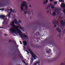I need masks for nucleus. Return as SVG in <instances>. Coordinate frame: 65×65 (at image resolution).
Wrapping results in <instances>:
<instances>
[{"mask_svg": "<svg viewBox=\"0 0 65 65\" xmlns=\"http://www.w3.org/2000/svg\"><path fill=\"white\" fill-rule=\"evenodd\" d=\"M17 21L16 19H15L14 20V21L13 22L12 24H11V26H13V27H12V28L10 29V30L11 31L15 33V32H18V33H19L20 34H22V32L18 28L19 27H20V28L22 29V27L20 25H19V26H16L14 25V23H15V24H17Z\"/></svg>", "mask_w": 65, "mask_h": 65, "instance_id": "obj_1", "label": "nucleus"}, {"mask_svg": "<svg viewBox=\"0 0 65 65\" xmlns=\"http://www.w3.org/2000/svg\"><path fill=\"white\" fill-rule=\"evenodd\" d=\"M26 3V2L24 1L23 3V4H21V10H22V11L23 10V8L22 7H24V6H25L26 5H27Z\"/></svg>", "mask_w": 65, "mask_h": 65, "instance_id": "obj_2", "label": "nucleus"}, {"mask_svg": "<svg viewBox=\"0 0 65 65\" xmlns=\"http://www.w3.org/2000/svg\"><path fill=\"white\" fill-rule=\"evenodd\" d=\"M28 50L29 52H30V54H31L32 56V57H33V58H34V59H35L36 58H37V57H36V55H34V54H33V52H32L31 51V50H30V49H28Z\"/></svg>", "mask_w": 65, "mask_h": 65, "instance_id": "obj_3", "label": "nucleus"}, {"mask_svg": "<svg viewBox=\"0 0 65 65\" xmlns=\"http://www.w3.org/2000/svg\"><path fill=\"white\" fill-rule=\"evenodd\" d=\"M56 30L57 31H58V32H61V30L59 28H56Z\"/></svg>", "mask_w": 65, "mask_h": 65, "instance_id": "obj_4", "label": "nucleus"}, {"mask_svg": "<svg viewBox=\"0 0 65 65\" xmlns=\"http://www.w3.org/2000/svg\"><path fill=\"white\" fill-rule=\"evenodd\" d=\"M21 37H23V38H28V37L25 35H22L21 36Z\"/></svg>", "mask_w": 65, "mask_h": 65, "instance_id": "obj_5", "label": "nucleus"}, {"mask_svg": "<svg viewBox=\"0 0 65 65\" xmlns=\"http://www.w3.org/2000/svg\"><path fill=\"white\" fill-rule=\"evenodd\" d=\"M23 43L24 45L25 46V45H27V42L26 41H23Z\"/></svg>", "mask_w": 65, "mask_h": 65, "instance_id": "obj_6", "label": "nucleus"}, {"mask_svg": "<svg viewBox=\"0 0 65 65\" xmlns=\"http://www.w3.org/2000/svg\"><path fill=\"white\" fill-rule=\"evenodd\" d=\"M61 7H62V8H65V4L64 3H62L60 5Z\"/></svg>", "mask_w": 65, "mask_h": 65, "instance_id": "obj_7", "label": "nucleus"}, {"mask_svg": "<svg viewBox=\"0 0 65 65\" xmlns=\"http://www.w3.org/2000/svg\"><path fill=\"white\" fill-rule=\"evenodd\" d=\"M60 23L61 25H65V22H64L63 23V20H62L60 22Z\"/></svg>", "mask_w": 65, "mask_h": 65, "instance_id": "obj_8", "label": "nucleus"}, {"mask_svg": "<svg viewBox=\"0 0 65 65\" xmlns=\"http://www.w3.org/2000/svg\"><path fill=\"white\" fill-rule=\"evenodd\" d=\"M48 1V0H47V1H44L43 2L44 4H46L47 3V2Z\"/></svg>", "mask_w": 65, "mask_h": 65, "instance_id": "obj_9", "label": "nucleus"}, {"mask_svg": "<svg viewBox=\"0 0 65 65\" xmlns=\"http://www.w3.org/2000/svg\"><path fill=\"white\" fill-rule=\"evenodd\" d=\"M27 14H31V12L30 11H27Z\"/></svg>", "mask_w": 65, "mask_h": 65, "instance_id": "obj_10", "label": "nucleus"}, {"mask_svg": "<svg viewBox=\"0 0 65 65\" xmlns=\"http://www.w3.org/2000/svg\"><path fill=\"white\" fill-rule=\"evenodd\" d=\"M56 15V13L54 12L53 13L52 15L53 16H55V15Z\"/></svg>", "mask_w": 65, "mask_h": 65, "instance_id": "obj_11", "label": "nucleus"}, {"mask_svg": "<svg viewBox=\"0 0 65 65\" xmlns=\"http://www.w3.org/2000/svg\"><path fill=\"white\" fill-rule=\"evenodd\" d=\"M27 10L26 11H25V12H24V14H26V13H27Z\"/></svg>", "mask_w": 65, "mask_h": 65, "instance_id": "obj_12", "label": "nucleus"}, {"mask_svg": "<svg viewBox=\"0 0 65 65\" xmlns=\"http://www.w3.org/2000/svg\"><path fill=\"white\" fill-rule=\"evenodd\" d=\"M0 17H6V16H5L4 15H0Z\"/></svg>", "mask_w": 65, "mask_h": 65, "instance_id": "obj_13", "label": "nucleus"}, {"mask_svg": "<svg viewBox=\"0 0 65 65\" xmlns=\"http://www.w3.org/2000/svg\"><path fill=\"white\" fill-rule=\"evenodd\" d=\"M4 18V17H0V19H2Z\"/></svg>", "mask_w": 65, "mask_h": 65, "instance_id": "obj_14", "label": "nucleus"}, {"mask_svg": "<svg viewBox=\"0 0 65 65\" xmlns=\"http://www.w3.org/2000/svg\"><path fill=\"white\" fill-rule=\"evenodd\" d=\"M52 8H54V6L53 5L51 6Z\"/></svg>", "mask_w": 65, "mask_h": 65, "instance_id": "obj_15", "label": "nucleus"}, {"mask_svg": "<svg viewBox=\"0 0 65 65\" xmlns=\"http://www.w3.org/2000/svg\"><path fill=\"white\" fill-rule=\"evenodd\" d=\"M23 62H24V63L25 65H28V63H27V64H26V62H25V61H23Z\"/></svg>", "mask_w": 65, "mask_h": 65, "instance_id": "obj_16", "label": "nucleus"}, {"mask_svg": "<svg viewBox=\"0 0 65 65\" xmlns=\"http://www.w3.org/2000/svg\"><path fill=\"white\" fill-rule=\"evenodd\" d=\"M22 31H24V27H22Z\"/></svg>", "mask_w": 65, "mask_h": 65, "instance_id": "obj_17", "label": "nucleus"}, {"mask_svg": "<svg viewBox=\"0 0 65 65\" xmlns=\"http://www.w3.org/2000/svg\"><path fill=\"white\" fill-rule=\"evenodd\" d=\"M57 2H54V4H57Z\"/></svg>", "mask_w": 65, "mask_h": 65, "instance_id": "obj_18", "label": "nucleus"}, {"mask_svg": "<svg viewBox=\"0 0 65 65\" xmlns=\"http://www.w3.org/2000/svg\"><path fill=\"white\" fill-rule=\"evenodd\" d=\"M27 8H28V6H26L25 7V9H27Z\"/></svg>", "mask_w": 65, "mask_h": 65, "instance_id": "obj_19", "label": "nucleus"}, {"mask_svg": "<svg viewBox=\"0 0 65 65\" xmlns=\"http://www.w3.org/2000/svg\"><path fill=\"white\" fill-rule=\"evenodd\" d=\"M19 23H22V21H21V20H19V21H18Z\"/></svg>", "mask_w": 65, "mask_h": 65, "instance_id": "obj_20", "label": "nucleus"}, {"mask_svg": "<svg viewBox=\"0 0 65 65\" xmlns=\"http://www.w3.org/2000/svg\"><path fill=\"white\" fill-rule=\"evenodd\" d=\"M10 13H11V12H10L9 14L8 15V17H10Z\"/></svg>", "mask_w": 65, "mask_h": 65, "instance_id": "obj_21", "label": "nucleus"}, {"mask_svg": "<svg viewBox=\"0 0 65 65\" xmlns=\"http://www.w3.org/2000/svg\"><path fill=\"white\" fill-rule=\"evenodd\" d=\"M31 61L32 62H33V59H32V58H31Z\"/></svg>", "mask_w": 65, "mask_h": 65, "instance_id": "obj_22", "label": "nucleus"}, {"mask_svg": "<svg viewBox=\"0 0 65 65\" xmlns=\"http://www.w3.org/2000/svg\"><path fill=\"white\" fill-rule=\"evenodd\" d=\"M56 10L57 11H59V9H58V8L56 9Z\"/></svg>", "mask_w": 65, "mask_h": 65, "instance_id": "obj_23", "label": "nucleus"}, {"mask_svg": "<svg viewBox=\"0 0 65 65\" xmlns=\"http://www.w3.org/2000/svg\"><path fill=\"white\" fill-rule=\"evenodd\" d=\"M4 9H5V8L2 9V10H4Z\"/></svg>", "mask_w": 65, "mask_h": 65, "instance_id": "obj_24", "label": "nucleus"}, {"mask_svg": "<svg viewBox=\"0 0 65 65\" xmlns=\"http://www.w3.org/2000/svg\"><path fill=\"white\" fill-rule=\"evenodd\" d=\"M61 28H64V26H62L61 27Z\"/></svg>", "mask_w": 65, "mask_h": 65, "instance_id": "obj_25", "label": "nucleus"}, {"mask_svg": "<svg viewBox=\"0 0 65 65\" xmlns=\"http://www.w3.org/2000/svg\"><path fill=\"white\" fill-rule=\"evenodd\" d=\"M63 0H59V1L60 2H61Z\"/></svg>", "mask_w": 65, "mask_h": 65, "instance_id": "obj_26", "label": "nucleus"}, {"mask_svg": "<svg viewBox=\"0 0 65 65\" xmlns=\"http://www.w3.org/2000/svg\"><path fill=\"white\" fill-rule=\"evenodd\" d=\"M49 12H50V11L48 10L47 11V13H49Z\"/></svg>", "mask_w": 65, "mask_h": 65, "instance_id": "obj_27", "label": "nucleus"}, {"mask_svg": "<svg viewBox=\"0 0 65 65\" xmlns=\"http://www.w3.org/2000/svg\"><path fill=\"white\" fill-rule=\"evenodd\" d=\"M20 42L21 44H22V42L21 41H20Z\"/></svg>", "mask_w": 65, "mask_h": 65, "instance_id": "obj_28", "label": "nucleus"}, {"mask_svg": "<svg viewBox=\"0 0 65 65\" xmlns=\"http://www.w3.org/2000/svg\"><path fill=\"white\" fill-rule=\"evenodd\" d=\"M50 52H48V53H51V50H49V52H50Z\"/></svg>", "mask_w": 65, "mask_h": 65, "instance_id": "obj_29", "label": "nucleus"}, {"mask_svg": "<svg viewBox=\"0 0 65 65\" xmlns=\"http://www.w3.org/2000/svg\"><path fill=\"white\" fill-rule=\"evenodd\" d=\"M57 27V25H54V27Z\"/></svg>", "mask_w": 65, "mask_h": 65, "instance_id": "obj_30", "label": "nucleus"}, {"mask_svg": "<svg viewBox=\"0 0 65 65\" xmlns=\"http://www.w3.org/2000/svg\"><path fill=\"white\" fill-rule=\"evenodd\" d=\"M46 9H48V6H47L46 7Z\"/></svg>", "mask_w": 65, "mask_h": 65, "instance_id": "obj_31", "label": "nucleus"}, {"mask_svg": "<svg viewBox=\"0 0 65 65\" xmlns=\"http://www.w3.org/2000/svg\"><path fill=\"white\" fill-rule=\"evenodd\" d=\"M50 1L51 2H52V1H52V0H50Z\"/></svg>", "mask_w": 65, "mask_h": 65, "instance_id": "obj_32", "label": "nucleus"}, {"mask_svg": "<svg viewBox=\"0 0 65 65\" xmlns=\"http://www.w3.org/2000/svg\"><path fill=\"white\" fill-rule=\"evenodd\" d=\"M26 51V52H27V54H28V52L27 51Z\"/></svg>", "mask_w": 65, "mask_h": 65, "instance_id": "obj_33", "label": "nucleus"}, {"mask_svg": "<svg viewBox=\"0 0 65 65\" xmlns=\"http://www.w3.org/2000/svg\"><path fill=\"white\" fill-rule=\"evenodd\" d=\"M14 10H15V9H14V11H13V12H14Z\"/></svg>", "mask_w": 65, "mask_h": 65, "instance_id": "obj_34", "label": "nucleus"}, {"mask_svg": "<svg viewBox=\"0 0 65 65\" xmlns=\"http://www.w3.org/2000/svg\"><path fill=\"white\" fill-rule=\"evenodd\" d=\"M10 10H11V11L12 10V9H9V11H10Z\"/></svg>", "mask_w": 65, "mask_h": 65, "instance_id": "obj_35", "label": "nucleus"}, {"mask_svg": "<svg viewBox=\"0 0 65 65\" xmlns=\"http://www.w3.org/2000/svg\"><path fill=\"white\" fill-rule=\"evenodd\" d=\"M29 7H31V5H30L29 6Z\"/></svg>", "mask_w": 65, "mask_h": 65, "instance_id": "obj_36", "label": "nucleus"}, {"mask_svg": "<svg viewBox=\"0 0 65 65\" xmlns=\"http://www.w3.org/2000/svg\"><path fill=\"white\" fill-rule=\"evenodd\" d=\"M2 10V9H0V10Z\"/></svg>", "mask_w": 65, "mask_h": 65, "instance_id": "obj_37", "label": "nucleus"}, {"mask_svg": "<svg viewBox=\"0 0 65 65\" xmlns=\"http://www.w3.org/2000/svg\"><path fill=\"white\" fill-rule=\"evenodd\" d=\"M17 12V11H15V12Z\"/></svg>", "mask_w": 65, "mask_h": 65, "instance_id": "obj_38", "label": "nucleus"}, {"mask_svg": "<svg viewBox=\"0 0 65 65\" xmlns=\"http://www.w3.org/2000/svg\"><path fill=\"white\" fill-rule=\"evenodd\" d=\"M7 10H8V9H7Z\"/></svg>", "mask_w": 65, "mask_h": 65, "instance_id": "obj_39", "label": "nucleus"}, {"mask_svg": "<svg viewBox=\"0 0 65 65\" xmlns=\"http://www.w3.org/2000/svg\"><path fill=\"white\" fill-rule=\"evenodd\" d=\"M33 11V10H31V12H32Z\"/></svg>", "mask_w": 65, "mask_h": 65, "instance_id": "obj_40", "label": "nucleus"}, {"mask_svg": "<svg viewBox=\"0 0 65 65\" xmlns=\"http://www.w3.org/2000/svg\"><path fill=\"white\" fill-rule=\"evenodd\" d=\"M13 35L14 36H15V35Z\"/></svg>", "mask_w": 65, "mask_h": 65, "instance_id": "obj_41", "label": "nucleus"}, {"mask_svg": "<svg viewBox=\"0 0 65 65\" xmlns=\"http://www.w3.org/2000/svg\"><path fill=\"white\" fill-rule=\"evenodd\" d=\"M2 2H1V3H2Z\"/></svg>", "mask_w": 65, "mask_h": 65, "instance_id": "obj_42", "label": "nucleus"}, {"mask_svg": "<svg viewBox=\"0 0 65 65\" xmlns=\"http://www.w3.org/2000/svg\"><path fill=\"white\" fill-rule=\"evenodd\" d=\"M32 13V14H33V13Z\"/></svg>", "mask_w": 65, "mask_h": 65, "instance_id": "obj_43", "label": "nucleus"}, {"mask_svg": "<svg viewBox=\"0 0 65 65\" xmlns=\"http://www.w3.org/2000/svg\"><path fill=\"white\" fill-rule=\"evenodd\" d=\"M31 18V17H30V18Z\"/></svg>", "mask_w": 65, "mask_h": 65, "instance_id": "obj_44", "label": "nucleus"}]
</instances>
